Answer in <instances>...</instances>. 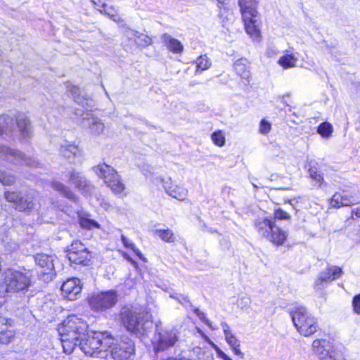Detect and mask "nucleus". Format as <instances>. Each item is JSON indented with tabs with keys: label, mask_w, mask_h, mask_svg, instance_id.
Wrapping results in <instances>:
<instances>
[{
	"label": "nucleus",
	"mask_w": 360,
	"mask_h": 360,
	"mask_svg": "<svg viewBox=\"0 0 360 360\" xmlns=\"http://www.w3.org/2000/svg\"><path fill=\"white\" fill-rule=\"evenodd\" d=\"M112 345L113 342L107 349L108 356L110 355L115 360H127L134 354V343L128 337L124 336L118 342Z\"/></svg>",
	"instance_id": "12"
},
{
	"label": "nucleus",
	"mask_w": 360,
	"mask_h": 360,
	"mask_svg": "<svg viewBox=\"0 0 360 360\" xmlns=\"http://www.w3.org/2000/svg\"><path fill=\"white\" fill-rule=\"evenodd\" d=\"M154 233L165 242L173 243L175 240L174 234L169 229H155L154 231Z\"/></svg>",
	"instance_id": "33"
},
{
	"label": "nucleus",
	"mask_w": 360,
	"mask_h": 360,
	"mask_svg": "<svg viewBox=\"0 0 360 360\" xmlns=\"http://www.w3.org/2000/svg\"><path fill=\"white\" fill-rule=\"evenodd\" d=\"M58 152L60 155L70 163H75V159L82 155V150L79 146L67 140L60 143Z\"/></svg>",
	"instance_id": "19"
},
{
	"label": "nucleus",
	"mask_w": 360,
	"mask_h": 360,
	"mask_svg": "<svg viewBox=\"0 0 360 360\" xmlns=\"http://www.w3.org/2000/svg\"><path fill=\"white\" fill-rule=\"evenodd\" d=\"M31 285V275L29 272L8 269L4 272V278L0 285V297L7 293H25Z\"/></svg>",
	"instance_id": "3"
},
{
	"label": "nucleus",
	"mask_w": 360,
	"mask_h": 360,
	"mask_svg": "<svg viewBox=\"0 0 360 360\" xmlns=\"http://www.w3.org/2000/svg\"><path fill=\"white\" fill-rule=\"evenodd\" d=\"M95 173L102 178L108 187L115 193H121L124 191L125 186L120 179L118 173L113 167L106 164L99 165L94 167Z\"/></svg>",
	"instance_id": "7"
},
{
	"label": "nucleus",
	"mask_w": 360,
	"mask_h": 360,
	"mask_svg": "<svg viewBox=\"0 0 360 360\" xmlns=\"http://www.w3.org/2000/svg\"><path fill=\"white\" fill-rule=\"evenodd\" d=\"M35 263L41 269L45 280L52 279L55 275L54 257L46 254H37L34 257Z\"/></svg>",
	"instance_id": "16"
},
{
	"label": "nucleus",
	"mask_w": 360,
	"mask_h": 360,
	"mask_svg": "<svg viewBox=\"0 0 360 360\" xmlns=\"http://www.w3.org/2000/svg\"><path fill=\"white\" fill-rule=\"evenodd\" d=\"M254 225L260 236L276 245H282L287 238L286 233L275 224L274 219L258 218Z\"/></svg>",
	"instance_id": "6"
},
{
	"label": "nucleus",
	"mask_w": 360,
	"mask_h": 360,
	"mask_svg": "<svg viewBox=\"0 0 360 360\" xmlns=\"http://www.w3.org/2000/svg\"><path fill=\"white\" fill-rule=\"evenodd\" d=\"M136 43L140 46H147L151 44L152 39L148 35L138 32Z\"/></svg>",
	"instance_id": "41"
},
{
	"label": "nucleus",
	"mask_w": 360,
	"mask_h": 360,
	"mask_svg": "<svg viewBox=\"0 0 360 360\" xmlns=\"http://www.w3.org/2000/svg\"><path fill=\"white\" fill-rule=\"evenodd\" d=\"M343 271L337 266H328L325 270L320 272L315 281V287L318 289L323 288L324 283H329L342 276Z\"/></svg>",
	"instance_id": "17"
},
{
	"label": "nucleus",
	"mask_w": 360,
	"mask_h": 360,
	"mask_svg": "<svg viewBox=\"0 0 360 360\" xmlns=\"http://www.w3.org/2000/svg\"><path fill=\"white\" fill-rule=\"evenodd\" d=\"M15 181V176L0 169V183L5 186H11Z\"/></svg>",
	"instance_id": "39"
},
{
	"label": "nucleus",
	"mask_w": 360,
	"mask_h": 360,
	"mask_svg": "<svg viewBox=\"0 0 360 360\" xmlns=\"http://www.w3.org/2000/svg\"><path fill=\"white\" fill-rule=\"evenodd\" d=\"M15 128L13 118L8 115L0 116V135L8 134Z\"/></svg>",
	"instance_id": "28"
},
{
	"label": "nucleus",
	"mask_w": 360,
	"mask_h": 360,
	"mask_svg": "<svg viewBox=\"0 0 360 360\" xmlns=\"http://www.w3.org/2000/svg\"><path fill=\"white\" fill-rule=\"evenodd\" d=\"M281 101L283 104H285L286 106H288L289 108H288V111H291V106L287 103L285 99V96H283L282 98H281Z\"/></svg>",
	"instance_id": "56"
},
{
	"label": "nucleus",
	"mask_w": 360,
	"mask_h": 360,
	"mask_svg": "<svg viewBox=\"0 0 360 360\" xmlns=\"http://www.w3.org/2000/svg\"><path fill=\"white\" fill-rule=\"evenodd\" d=\"M354 215L356 218H360V207L352 211V217H354Z\"/></svg>",
	"instance_id": "53"
},
{
	"label": "nucleus",
	"mask_w": 360,
	"mask_h": 360,
	"mask_svg": "<svg viewBox=\"0 0 360 360\" xmlns=\"http://www.w3.org/2000/svg\"><path fill=\"white\" fill-rule=\"evenodd\" d=\"M169 297L173 299H175L179 303H180L182 305H186V304H188L190 307H193L188 297L186 295L172 293L170 294Z\"/></svg>",
	"instance_id": "42"
},
{
	"label": "nucleus",
	"mask_w": 360,
	"mask_h": 360,
	"mask_svg": "<svg viewBox=\"0 0 360 360\" xmlns=\"http://www.w3.org/2000/svg\"><path fill=\"white\" fill-rule=\"evenodd\" d=\"M217 353L223 360H232L229 356H228L224 352H223L220 349H218Z\"/></svg>",
	"instance_id": "52"
},
{
	"label": "nucleus",
	"mask_w": 360,
	"mask_h": 360,
	"mask_svg": "<svg viewBox=\"0 0 360 360\" xmlns=\"http://www.w3.org/2000/svg\"><path fill=\"white\" fill-rule=\"evenodd\" d=\"M241 14L245 24L246 32L253 39L259 40L260 20L259 19L258 12H244L241 13Z\"/></svg>",
	"instance_id": "14"
},
{
	"label": "nucleus",
	"mask_w": 360,
	"mask_h": 360,
	"mask_svg": "<svg viewBox=\"0 0 360 360\" xmlns=\"http://www.w3.org/2000/svg\"><path fill=\"white\" fill-rule=\"evenodd\" d=\"M235 353V354L236 355H241L243 356V354L240 352V349H239V347H231Z\"/></svg>",
	"instance_id": "54"
},
{
	"label": "nucleus",
	"mask_w": 360,
	"mask_h": 360,
	"mask_svg": "<svg viewBox=\"0 0 360 360\" xmlns=\"http://www.w3.org/2000/svg\"><path fill=\"white\" fill-rule=\"evenodd\" d=\"M192 307L193 308V310L194 313L198 316V318L206 324L210 325L209 321L205 317V314L200 311L198 308L193 307V306Z\"/></svg>",
	"instance_id": "47"
},
{
	"label": "nucleus",
	"mask_w": 360,
	"mask_h": 360,
	"mask_svg": "<svg viewBox=\"0 0 360 360\" xmlns=\"http://www.w3.org/2000/svg\"><path fill=\"white\" fill-rule=\"evenodd\" d=\"M257 4L258 0H238L241 13L257 11Z\"/></svg>",
	"instance_id": "32"
},
{
	"label": "nucleus",
	"mask_w": 360,
	"mask_h": 360,
	"mask_svg": "<svg viewBox=\"0 0 360 360\" xmlns=\"http://www.w3.org/2000/svg\"><path fill=\"white\" fill-rule=\"evenodd\" d=\"M0 158L15 165H27L36 167L39 163L34 159L25 156L20 150L6 146L0 145Z\"/></svg>",
	"instance_id": "10"
},
{
	"label": "nucleus",
	"mask_w": 360,
	"mask_h": 360,
	"mask_svg": "<svg viewBox=\"0 0 360 360\" xmlns=\"http://www.w3.org/2000/svg\"><path fill=\"white\" fill-rule=\"evenodd\" d=\"M290 314L293 325L297 331L304 336L313 335L318 329L316 319L303 306H297L290 310Z\"/></svg>",
	"instance_id": "5"
},
{
	"label": "nucleus",
	"mask_w": 360,
	"mask_h": 360,
	"mask_svg": "<svg viewBox=\"0 0 360 360\" xmlns=\"http://www.w3.org/2000/svg\"><path fill=\"white\" fill-rule=\"evenodd\" d=\"M125 34L129 39H134L136 41V39L137 37L136 35L138 34V32L132 30H126Z\"/></svg>",
	"instance_id": "49"
},
{
	"label": "nucleus",
	"mask_w": 360,
	"mask_h": 360,
	"mask_svg": "<svg viewBox=\"0 0 360 360\" xmlns=\"http://www.w3.org/2000/svg\"><path fill=\"white\" fill-rule=\"evenodd\" d=\"M302 198V197H298L297 198H293V199H291L289 202L291 205H294L295 202H299V200H301Z\"/></svg>",
	"instance_id": "55"
},
{
	"label": "nucleus",
	"mask_w": 360,
	"mask_h": 360,
	"mask_svg": "<svg viewBox=\"0 0 360 360\" xmlns=\"http://www.w3.org/2000/svg\"><path fill=\"white\" fill-rule=\"evenodd\" d=\"M86 323L76 316H70L62 323L58 333L65 353L73 352L79 340L86 335Z\"/></svg>",
	"instance_id": "1"
},
{
	"label": "nucleus",
	"mask_w": 360,
	"mask_h": 360,
	"mask_svg": "<svg viewBox=\"0 0 360 360\" xmlns=\"http://www.w3.org/2000/svg\"><path fill=\"white\" fill-rule=\"evenodd\" d=\"M359 202V198L356 194H348L342 191L335 193L330 200V205L333 207L351 206Z\"/></svg>",
	"instance_id": "21"
},
{
	"label": "nucleus",
	"mask_w": 360,
	"mask_h": 360,
	"mask_svg": "<svg viewBox=\"0 0 360 360\" xmlns=\"http://www.w3.org/2000/svg\"><path fill=\"white\" fill-rule=\"evenodd\" d=\"M67 257L71 263L82 266L90 265L92 258L91 252L79 240L73 241L67 248Z\"/></svg>",
	"instance_id": "9"
},
{
	"label": "nucleus",
	"mask_w": 360,
	"mask_h": 360,
	"mask_svg": "<svg viewBox=\"0 0 360 360\" xmlns=\"http://www.w3.org/2000/svg\"><path fill=\"white\" fill-rule=\"evenodd\" d=\"M252 185L254 187H257V186H256L255 184H252Z\"/></svg>",
	"instance_id": "61"
},
{
	"label": "nucleus",
	"mask_w": 360,
	"mask_h": 360,
	"mask_svg": "<svg viewBox=\"0 0 360 360\" xmlns=\"http://www.w3.org/2000/svg\"><path fill=\"white\" fill-rule=\"evenodd\" d=\"M76 115H79L78 112H76ZM80 116L84 121L86 120L88 122L87 124L91 134L99 135L103 132L105 126L101 119L94 117L92 114L89 112L81 114Z\"/></svg>",
	"instance_id": "23"
},
{
	"label": "nucleus",
	"mask_w": 360,
	"mask_h": 360,
	"mask_svg": "<svg viewBox=\"0 0 360 360\" xmlns=\"http://www.w3.org/2000/svg\"><path fill=\"white\" fill-rule=\"evenodd\" d=\"M307 170L309 177L316 182L314 186L321 188L325 181L323 174L316 167V162L313 160L309 161L307 165Z\"/></svg>",
	"instance_id": "26"
},
{
	"label": "nucleus",
	"mask_w": 360,
	"mask_h": 360,
	"mask_svg": "<svg viewBox=\"0 0 360 360\" xmlns=\"http://www.w3.org/2000/svg\"><path fill=\"white\" fill-rule=\"evenodd\" d=\"M120 316L122 325L137 338L146 335L153 326L152 321L146 319L143 314L127 307L121 309Z\"/></svg>",
	"instance_id": "4"
},
{
	"label": "nucleus",
	"mask_w": 360,
	"mask_h": 360,
	"mask_svg": "<svg viewBox=\"0 0 360 360\" xmlns=\"http://www.w3.org/2000/svg\"><path fill=\"white\" fill-rule=\"evenodd\" d=\"M1 57H2V51L0 49V64L3 62V60H2Z\"/></svg>",
	"instance_id": "58"
},
{
	"label": "nucleus",
	"mask_w": 360,
	"mask_h": 360,
	"mask_svg": "<svg viewBox=\"0 0 360 360\" xmlns=\"http://www.w3.org/2000/svg\"><path fill=\"white\" fill-rule=\"evenodd\" d=\"M270 50H271L270 49L268 50V51H267V53H268V54H270V53H269Z\"/></svg>",
	"instance_id": "60"
},
{
	"label": "nucleus",
	"mask_w": 360,
	"mask_h": 360,
	"mask_svg": "<svg viewBox=\"0 0 360 360\" xmlns=\"http://www.w3.org/2000/svg\"><path fill=\"white\" fill-rule=\"evenodd\" d=\"M113 338L108 332H94L92 335L86 332L77 342L80 349L86 354L94 357L108 358L107 347H111Z\"/></svg>",
	"instance_id": "2"
},
{
	"label": "nucleus",
	"mask_w": 360,
	"mask_h": 360,
	"mask_svg": "<svg viewBox=\"0 0 360 360\" xmlns=\"http://www.w3.org/2000/svg\"><path fill=\"white\" fill-rule=\"evenodd\" d=\"M177 340L176 333L174 330H164L158 333L154 344L156 352L164 351L173 347Z\"/></svg>",
	"instance_id": "15"
},
{
	"label": "nucleus",
	"mask_w": 360,
	"mask_h": 360,
	"mask_svg": "<svg viewBox=\"0 0 360 360\" xmlns=\"http://www.w3.org/2000/svg\"><path fill=\"white\" fill-rule=\"evenodd\" d=\"M223 330L225 335V339L231 347H240V341L231 333L230 327L226 323H221Z\"/></svg>",
	"instance_id": "31"
},
{
	"label": "nucleus",
	"mask_w": 360,
	"mask_h": 360,
	"mask_svg": "<svg viewBox=\"0 0 360 360\" xmlns=\"http://www.w3.org/2000/svg\"><path fill=\"white\" fill-rule=\"evenodd\" d=\"M82 283L77 278H71L65 281L62 286L61 291L63 297L69 300H76L80 295Z\"/></svg>",
	"instance_id": "18"
},
{
	"label": "nucleus",
	"mask_w": 360,
	"mask_h": 360,
	"mask_svg": "<svg viewBox=\"0 0 360 360\" xmlns=\"http://www.w3.org/2000/svg\"><path fill=\"white\" fill-rule=\"evenodd\" d=\"M69 181L74 184L82 193L91 194L94 186L90 182L79 172L72 169L69 173Z\"/></svg>",
	"instance_id": "20"
},
{
	"label": "nucleus",
	"mask_w": 360,
	"mask_h": 360,
	"mask_svg": "<svg viewBox=\"0 0 360 360\" xmlns=\"http://www.w3.org/2000/svg\"><path fill=\"white\" fill-rule=\"evenodd\" d=\"M352 306L355 313L360 314V294L354 296L352 301Z\"/></svg>",
	"instance_id": "46"
},
{
	"label": "nucleus",
	"mask_w": 360,
	"mask_h": 360,
	"mask_svg": "<svg viewBox=\"0 0 360 360\" xmlns=\"http://www.w3.org/2000/svg\"><path fill=\"white\" fill-rule=\"evenodd\" d=\"M297 58L293 54H287L280 58L278 63L284 68H290L295 66Z\"/></svg>",
	"instance_id": "35"
},
{
	"label": "nucleus",
	"mask_w": 360,
	"mask_h": 360,
	"mask_svg": "<svg viewBox=\"0 0 360 360\" xmlns=\"http://www.w3.org/2000/svg\"><path fill=\"white\" fill-rule=\"evenodd\" d=\"M124 257L131 263H134V261L130 257L125 255Z\"/></svg>",
	"instance_id": "57"
},
{
	"label": "nucleus",
	"mask_w": 360,
	"mask_h": 360,
	"mask_svg": "<svg viewBox=\"0 0 360 360\" xmlns=\"http://www.w3.org/2000/svg\"><path fill=\"white\" fill-rule=\"evenodd\" d=\"M313 354L319 360H346L341 351L334 348L326 339H316L312 342Z\"/></svg>",
	"instance_id": "8"
},
{
	"label": "nucleus",
	"mask_w": 360,
	"mask_h": 360,
	"mask_svg": "<svg viewBox=\"0 0 360 360\" xmlns=\"http://www.w3.org/2000/svg\"><path fill=\"white\" fill-rule=\"evenodd\" d=\"M233 68L236 72L243 79H248L250 76L247 60L245 59H240L233 64Z\"/></svg>",
	"instance_id": "30"
},
{
	"label": "nucleus",
	"mask_w": 360,
	"mask_h": 360,
	"mask_svg": "<svg viewBox=\"0 0 360 360\" xmlns=\"http://www.w3.org/2000/svg\"><path fill=\"white\" fill-rule=\"evenodd\" d=\"M162 42L167 48L175 53H181L183 51L184 46L177 39L172 38L169 34L165 33L161 37Z\"/></svg>",
	"instance_id": "27"
},
{
	"label": "nucleus",
	"mask_w": 360,
	"mask_h": 360,
	"mask_svg": "<svg viewBox=\"0 0 360 360\" xmlns=\"http://www.w3.org/2000/svg\"><path fill=\"white\" fill-rule=\"evenodd\" d=\"M70 92L73 97L74 101L80 104L82 106H84V104L87 103V101L84 99L83 97H80V89L79 87L76 86H72L70 89Z\"/></svg>",
	"instance_id": "37"
},
{
	"label": "nucleus",
	"mask_w": 360,
	"mask_h": 360,
	"mask_svg": "<svg viewBox=\"0 0 360 360\" xmlns=\"http://www.w3.org/2000/svg\"><path fill=\"white\" fill-rule=\"evenodd\" d=\"M79 224L82 228L86 229H93L94 228L99 229L100 225L95 220L86 218V217H80L79 218Z\"/></svg>",
	"instance_id": "38"
},
{
	"label": "nucleus",
	"mask_w": 360,
	"mask_h": 360,
	"mask_svg": "<svg viewBox=\"0 0 360 360\" xmlns=\"http://www.w3.org/2000/svg\"><path fill=\"white\" fill-rule=\"evenodd\" d=\"M52 187L60 192L64 197L70 199L73 202H77L78 198L74 193L66 186L59 181H53L52 183Z\"/></svg>",
	"instance_id": "29"
},
{
	"label": "nucleus",
	"mask_w": 360,
	"mask_h": 360,
	"mask_svg": "<svg viewBox=\"0 0 360 360\" xmlns=\"http://www.w3.org/2000/svg\"><path fill=\"white\" fill-rule=\"evenodd\" d=\"M15 124L18 128L20 136L23 139H27L32 134V126L30 120L23 112H18L15 116Z\"/></svg>",
	"instance_id": "24"
},
{
	"label": "nucleus",
	"mask_w": 360,
	"mask_h": 360,
	"mask_svg": "<svg viewBox=\"0 0 360 360\" xmlns=\"http://www.w3.org/2000/svg\"><path fill=\"white\" fill-rule=\"evenodd\" d=\"M121 240H122V242L124 245V247L126 248H129L131 249V244H134L133 243H131V241H129L125 236L124 235H122L121 236Z\"/></svg>",
	"instance_id": "50"
},
{
	"label": "nucleus",
	"mask_w": 360,
	"mask_h": 360,
	"mask_svg": "<svg viewBox=\"0 0 360 360\" xmlns=\"http://www.w3.org/2000/svg\"><path fill=\"white\" fill-rule=\"evenodd\" d=\"M270 130H271L270 123L265 121L264 120H262V122L260 123L259 131L263 134H266L269 133Z\"/></svg>",
	"instance_id": "45"
},
{
	"label": "nucleus",
	"mask_w": 360,
	"mask_h": 360,
	"mask_svg": "<svg viewBox=\"0 0 360 360\" xmlns=\"http://www.w3.org/2000/svg\"><path fill=\"white\" fill-rule=\"evenodd\" d=\"M275 218L278 219H289L290 216L286 212L282 210L281 209H278L274 212Z\"/></svg>",
	"instance_id": "43"
},
{
	"label": "nucleus",
	"mask_w": 360,
	"mask_h": 360,
	"mask_svg": "<svg viewBox=\"0 0 360 360\" xmlns=\"http://www.w3.org/2000/svg\"><path fill=\"white\" fill-rule=\"evenodd\" d=\"M333 128L331 124L328 122H322L317 129V132L323 138L328 139L329 138L333 132Z\"/></svg>",
	"instance_id": "36"
},
{
	"label": "nucleus",
	"mask_w": 360,
	"mask_h": 360,
	"mask_svg": "<svg viewBox=\"0 0 360 360\" xmlns=\"http://www.w3.org/2000/svg\"><path fill=\"white\" fill-rule=\"evenodd\" d=\"M192 353L196 355V358H194L193 355H191V360H202L203 359V356L205 355L204 352L200 347H198L193 348Z\"/></svg>",
	"instance_id": "44"
},
{
	"label": "nucleus",
	"mask_w": 360,
	"mask_h": 360,
	"mask_svg": "<svg viewBox=\"0 0 360 360\" xmlns=\"http://www.w3.org/2000/svg\"><path fill=\"white\" fill-rule=\"evenodd\" d=\"M250 303V300L248 297H242L238 301V306L241 308H244L245 307H248Z\"/></svg>",
	"instance_id": "48"
},
{
	"label": "nucleus",
	"mask_w": 360,
	"mask_h": 360,
	"mask_svg": "<svg viewBox=\"0 0 360 360\" xmlns=\"http://www.w3.org/2000/svg\"><path fill=\"white\" fill-rule=\"evenodd\" d=\"M15 337L13 320L0 316V343L8 344Z\"/></svg>",
	"instance_id": "22"
},
{
	"label": "nucleus",
	"mask_w": 360,
	"mask_h": 360,
	"mask_svg": "<svg viewBox=\"0 0 360 360\" xmlns=\"http://www.w3.org/2000/svg\"><path fill=\"white\" fill-rule=\"evenodd\" d=\"M4 197L7 201L14 203L15 209L20 212L30 211L34 205V196L31 193L6 191Z\"/></svg>",
	"instance_id": "13"
},
{
	"label": "nucleus",
	"mask_w": 360,
	"mask_h": 360,
	"mask_svg": "<svg viewBox=\"0 0 360 360\" xmlns=\"http://www.w3.org/2000/svg\"><path fill=\"white\" fill-rule=\"evenodd\" d=\"M169 181L170 179L167 181L162 180V186L166 193L174 198L179 200H184L187 196V190L182 186L172 185V183Z\"/></svg>",
	"instance_id": "25"
},
{
	"label": "nucleus",
	"mask_w": 360,
	"mask_h": 360,
	"mask_svg": "<svg viewBox=\"0 0 360 360\" xmlns=\"http://www.w3.org/2000/svg\"><path fill=\"white\" fill-rule=\"evenodd\" d=\"M212 141L218 146H222L225 143V136L221 131H217L212 134Z\"/></svg>",
	"instance_id": "40"
},
{
	"label": "nucleus",
	"mask_w": 360,
	"mask_h": 360,
	"mask_svg": "<svg viewBox=\"0 0 360 360\" xmlns=\"http://www.w3.org/2000/svg\"><path fill=\"white\" fill-rule=\"evenodd\" d=\"M92 2H93L94 4H96V0H92Z\"/></svg>",
	"instance_id": "59"
},
{
	"label": "nucleus",
	"mask_w": 360,
	"mask_h": 360,
	"mask_svg": "<svg viewBox=\"0 0 360 360\" xmlns=\"http://www.w3.org/2000/svg\"><path fill=\"white\" fill-rule=\"evenodd\" d=\"M196 72H201L209 69L211 66V61L206 55L200 56L195 60Z\"/></svg>",
	"instance_id": "34"
},
{
	"label": "nucleus",
	"mask_w": 360,
	"mask_h": 360,
	"mask_svg": "<svg viewBox=\"0 0 360 360\" xmlns=\"http://www.w3.org/2000/svg\"><path fill=\"white\" fill-rule=\"evenodd\" d=\"M117 302L115 290H108L92 294L89 298L91 308L96 311H103L112 308Z\"/></svg>",
	"instance_id": "11"
},
{
	"label": "nucleus",
	"mask_w": 360,
	"mask_h": 360,
	"mask_svg": "<svg viewBox=\"0 0 360 360\" xmlns=\"http://www.w3.org/2000/svg\"><path fill=\"white\" fill-rule=\"evenodd\" d=\"M131 250H133V252L141 259H143V254L141 253V252L136 248V246L134 245V244H131Z\"/></svg>",
	"instance_id": "51"
}]
</instances>
